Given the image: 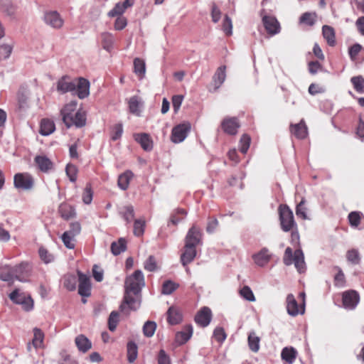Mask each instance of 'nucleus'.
<instances>
[{"instance_id": "nucleus-41", "label": "nucleus", "mask_w": 364, "mask_h": 364, "mask_svg": "<svg viewBox=\"0 0 364 364\" xmlns=\"http://www.w3.org/2000/svg\"><path fill=\"white\" fill-rule=\"evenodd\" d=\"M138 348L135 343L130 341L127 343V358L129 363H133L137 358Z\"/></svg>"}, {"instance_id": "nucleus-21", "label": "nucleus", "mask_w": 364, "mask_h": 364, "mask_svg": "<svg viewBox=\"0 0 364 364\" xmlns=\"http://www.w3.org/2000/svg\"><path fill=\"white\" fill-rule=\"evenodd\" d=\"M254 262L259 267L265 266L271 259V255L267 248H262L259 252L252 256Z\"/></svg>"}, {"instance_id": "nucleus-1", "label": "nucleus", "mask_w": 364, "mask_h": 364, "mask_svg": "<svg viewBox=\"0 0 364 364\" xmlns=\"http://www.w3.org/2000/svg\"><path fill=\"white\" fill-rule=\"evenodd\" d=\"M145 282L142 272L136 270L125 280V291L123 301L119 306V310L125 312L127 308L136 311L141 306V291L144 287Z\"/></svg>"}, {"instance_id": "nucleus-4", "label": "nucleus", "mask_w": 364, "mask_h": 364, "mask_svg": "<svg viewBox=\"0 0 364 364\" xmlns=\"http://www.w3.org/2000/svg\"><path fill=\"white\" fill-rule=\"evenodd\" d=\"M9 297L14 304L21 305L22 309L26 311H29L33 308V300L31 296L20 289H15L9 294Z\"/></svg>"}, {"instance_id": "nucleus-33", "label": "nucleus", "mask_w": 364, "mask_h": 364, "mask_svg": "<svg viewBox=\"0 0 364 364\" xmlns=\"http://www.w3.org/2000/svg\"><path fill=\"white\" fill-rule=\"evenodd\" d=\"M0 11L13 18L16 14V6L9 0H2L0 2Z\"/></svg>"}, {"instance_id": "nucleus-18", "label": "nucleus", "mask_w": 364, "mask_h": 364, "mask_svg": "<svg viewBox=\"0 0 364 364\" xmlns=\"http://www.w3.org/2000/svg\"><path fill=\"white\" fill-rule=\"evenodd\" d=\"M15 279L25 282L30 272V266L28 263H21L18 265L13 267Z\"/></svg>"}, {"instance_id": "nucleus-47", "label": "nucleus", "mask_w": 364, "mask_h": 364, "mask_svg": "<svg viewBox=\"0 0 364 364\" xmlns=\"http://www.w3.org/2000/svg\"><path fill=\"white\" fill-rule=\"evenodd\" d=\"M39 256L44 263L48 264L54 261L55 257L50 253L46 248L41 247L38 250Z\"/></svg>"}, {"instance_id": "nucleus-24", "label": "nucleus", "mask_w": 364, "mask_h": 364, "mask_svg": "<svg viewBox=\"0 0 364 364\" xmlns=\"http://www.w3.org/2000/svg\"><path fill=\"white\" fill-rule=\"evenodd\" d=\"M100 41L102 48L105 50L110 52L113 48L115 38L111 33L103 32L100 34Z\"/></svg>"}, {"instance_id": "nucleus-11", "label": "nucleus", "mask_w": 364, "mask_h": 364, "mask_svg": "<svg viewBox=\"0 0 364 364\" xmlns=\"http://www.w3.org/2000/svg\"><path fill=\"white\" fill-rule=\"evenodd\" d=\"M79 287L78 293L83 297L90 296L91 294V284L90 276L77 271Z\"/></svg>"}, {"instance_id": "nucleus-26", "label": "nucleus", "mask_w": 364, "mask_h": 364, "mask_svg": "<svg viewBox=\"0 0 364 364\" xmlns=\"http://www.w3.org/2000/svg\"><path fill=\"white\" fill-rule=\"evenodd\" d=\"M128 105L129 112L132 114L136 116H140L141 107L143 105V102L139 97L133 96L130 97L128 100Z\"/></svg>"}, {"instance_id": "nucleus-19", "label": "nucleus", "mask_w": 364, "mask_h": 364, "mask_svg": "<svg viewBox=\"0 0 364 364\" xmlns=\"http://www.w3.org/2000/svg\"><path fill=\"white\" fill-rule=\"evenodd\" d=\"M34 161L42 172L48 173L53 168V163L44 155L36 156Z\"/></svg>"}, {"instance_id": "nucleus-27", "label": "nucleus", "mask_w": 364, "mask_h": 364, "mask_svg": "<svg viewBox=\"0 0 364 364\" xmlns=\"http://www.w3.org/2000/svg\"><path fill=\"white\" fill-rule=\"evenodd\" d=\"M167 320L171 325L179 323L182 321V314L178 309L171 306L167 311Z\"/></svg>"}, {"instance_id": "nucleus-53", "label": "nucleus", "mask_w": 364, "mask_h": 364, "mask_svg": "<svg viewBox=\"0 0 364 364\" xmlns=\"http://www.w3.org/2000/svg\"><path fill=\"white\" fill-rule=\"evenodd\" d=\"M240 294L242 297H243L245 299H246L249 301H255V295H254L252 291L247 286H245L240 289Z\"/></svg>"}, {"instance_id": "nucleus-5", "label": "nucleus", "mask_w": 364, "mask_h": 364, "mask_svg": "<svg viewBox=\"0 0 364 364\" xmlns=\"http://www.w3.org/2000/svg\"><path fill=\"white\" fill-rule=\"evenodd\" d=\"M279 220L283 231L291 230L296 224L294 221L292 210L287 205H281L279 207Z\"/></svg>"}, {"instance_id": "nucleus-64", "label": "nucleus", "mask_w": 364, "mask_h": 364, "mask_svg": "<svg viewBox=\"0 0 364 364\" xmlns=\"http://www.w3.org/2000/svg\"><path fill=\"white\" fill-rule=\"evenodd\" d=\"M214 338L220 343L226 339V333L222 327H217L213 331Z\"/></svg>"}, {"instance_id": "nucleus-56", "label": "nucleus", "mask_w": 364, "mask_h": 364, "mask_svg": "<svg viewBox=\"0 0 364 364\" xmlns=\"http://www.w3.org/2000/svg\"><path fill=\"white\" fill-rule=\"evenodd\" d=\"M144 267L149 272H154L156 270L157 264L155 257L152 255L149 256L148 259L144 262Z\"/></svg>"}, {"instance_id": "nucleus-42", "label": "nucleus", "mask_w": 364, "mask_h": 364, "mask_svg": "<svg viewBox=\"0 0 364 364\" xmlns=\"http://www.w3.org/2000/svg\"><path fill=\"white\" fill-rule=\"evenodd\" d=\"M350 82L356 92L360 94L364 93V77L363 76H354L351 77Z\"/></svg>"}, {"instance_id": "nucleus-37", "label": "nucleus", "mask_w": 364, "mask_h": 364, "mask_svg": "<svg viewBox=\"0 0 364 364\" xmlns=\"http://www.w3.org/2000/svg\"><path fill=\"white\" fill-rule=\"evenodd\" d=\"M127 242L124 238H119L117 242H113L111 245V251L113 255H118L126 250Z\"/></svg>"}, {"instance_id": "nucleus-14", "label": "nucleus", "mask_w": 364, "mask_h": 364, "mask_svg": "<svg viewBox=\"0 0 364 364\" xmlns=\"http://www.w3.org/2000/svg\"><path fill=\"white\" fill-rule=\"evenodd\" d=\"M287 310L290 316H296L299 314H303L305 311V308L302 305L299 307L294 296L289 294L287 296Z\"/></svg>"}, {"instance_id": "nucleus-62", "label": "nucleus", "mask_w": 364, "mask_h": 364, "mask_svg": "<svg viewBox=\"0 0 364 364\" xmlns=\"http://www.w3.org/2000/svg\"><path fill=\"white\" fill-rule=\"evenodd\" d=\"M122 133H123L122 124H117L112 128V134H111V139L113 141H116V140L119 139L122 136Z\"/></svg>"}, {"instance_id": "nucleus-43", "label": "nucleus", "mask_w": 364, "mask_h": 364, "mask_svg": "<svg viewBox=\"0 0 364 364\" xmlns=\"http://www.w3.org/2000/svg\"><path fill=\"white\" fill-rule=\"evenodd\" d=\"M178 284L171 281L167 280L164 282L162 286L161 293L163 294L168 295L173 293L177 288Z\"/></svg>"}, {"instance_id": "nucleus-29", "label": "nucleus", "mask_w": 364, "mask_h": 364, "mask_svg": "<svg viewBox=\"0 0 364 364\" xmlns=\"http://www.w3.org/2000/svg\"><path fill=\"white\" fill-rule=\"evenodd\" d=\"M185 251L181 256L182 264L185 267L191 263L196 256V250L193 247L184 246Z\"/></svg>"}, {"instance_id": "nucleus-8", "label": "nucleus", "mask_w": 364, "mask_h": 364, "mask_svg": "<svg viewBox=\"0 0 364 364\" xmlns=\"http://www.w3.org/2000/svg\"><path fill=\"white\" fill-rule=\"evenodd\" d=\"M190 129L191 125L189 123H183L174 127L171 136L172 142L178 144L184 141Z\"/></svg>"}, {"instance_id": "nucleus-6", "label": "nucleus", "mask_w": 364, "mask_h": 364, "mask_svg": "<svg viewBox=\"0 0 364 364\" xmlns=\"http://www.w3.org/2000/svg\"><path fill=\"white\" fill-rule=\"evenodd\" d=\"M43 23L48 27L55 29H61L65 23L63 16L57 11L48 10L43 13Z\"/></svg>"}, {"instance_id": "nucleus-16", "label": "nucleus", "mask_w": 364, "mask_h": 364, "mask_svg": "<svg viewBox=\"0 0 364 364\" xmlns=\"http://www.w3.org/2000/svg\"><path fill=\"white\" fill-rule=\"evenodd\" d=\"M57 90L62 93L75 91V80H71L68 76H63L57 82Z\"/></svg>"}, {"instance_id": "nucleus-52", "label": "nucleus", "mask_w": 364, "mask_h": 364, "mask_svg": "<svg viewBox=\"0 0 364 364\" xmlns=\"http://www.w3.org/2000/svg\"><path fill=\"white\" fill-rule=\"evenodd\" d=\"M92 198H93V192L92 191L90 185L87 184L86 186V187L85 188L83 193H82V201L85 204L89 205L92 203Z\"/></svg>"}, {"instance_id": "nucleus-61", "label": "nucleus", "mask_w": 364, "mask_h": 364, "mask_svg": "<svg viewBox=\"0 0 364 364\" xmlns=\"http://www.w3.org/2000/svg\"><path fill=\"white\" fill-rule=\"evenodd\" d=\"M338 269V272L334 277V284L338 287H343L346 284L345 275L340 268Z\"/></svg>"}, {"instance_id": "nucleus-10", "label": "nucleus", "mask_w": 364, "mask_h": 364, "mask_svg": "<svg viewBox=\"0 0 364 364\" xmlns=\"http://www.w3.org/2000/svg\"><path fill=\"white\" fill-rule=\"evenodd\" d=\"M202 234L200 230L195 225L189 229L185 238V245L186 247H196L201 243Z\"/></svg>"}, {"instance_id": "nucleus-60", "label": "nucleus", "mask_w": 364, "mask_h": 364, "mask_svg": "<svg viewBox=\"0 0 364 364\" xmlns=\"http://www.w3.org/2000/svg\"><path fill=\"white\" fill-rule=\"evenodd\" d=\"M360 215L358 212H351L348 215L349 223L352 227L357 228L360 223Z\"/></svg>"}, {"instance_id": "nucleus-2", "label": "nucleus", "mask_w": 364, "mask_h": 364, "mask_svg": "<svg viewBox=\"0 0 364 364\" xmlns=\"http://www.w3.org/2000/svg\"><path fill=\"white\" fill-rule=\"evenodd\" d=\"M77 102L72 101L67 104L61 109L63 121L67 127L75 125L77 127H82L86 124V116L82 110L76 111Z\"/></svg>"}, {"instance_id": "nucleus-35", "label": "nucleus", "mask_w": 364, "mask_h": 364, "mask_svg": "<svg viewBox=\"0 0 364 364\" xmlns=\"http://www.w3.org/2000/svg\"><path fill=\"white\" fill-rule=\"evenodd\" d=\"M55 124L53 121L43 119L41 123L40 133L43 136H48L55 131Z\"/></svg>"}, {"instance_id": "nucleus-30", "label": "nucleus", "mask_w": 364, "mask_h": 364, "mask_svg": "<svg viewBox=\"0 0 364 364\" xmlns=\"http://www.w3.org/2000/svg\"><path fill=\"white\" fill-rule=\"evenodd\" d=\"M0 279L12 284L15 279L14 274V268L9 265H5L0 267Z\"/></svg>"}, {"instance_id": "nucleus-40", "label": "nucleus", "mask_w": 364, "mask_h": 364, "mask_svg": "<svg viewBox=\"0 0 364 364\" xmlns=\"http://www.w3.org/2000/svg\"><path fill=\"white\" fill-rule=\"evenodd\" d=\"M28 95L26 92H18L17 95L18 108L19 110H25L28 107Z\"/></svg>"}, {"instance_id": "nucleus-15", "label": "nucleus", "mask_w": 364, "mask_h": 364, "mask_svg": "<svg viewBox=\"0 0 364 364\" xmlns=\"http://www.w3.org/2000/svg\"><path fill=\"white\" fill-rule=\"evenodd\" d=\"M262 23L267 32L273 36L280 32V25L276 18L270 16H264Z\"/></svg>"}, {"instance_id": "nucleus-32", "label": "nucleus", "mask_w": 364, "mask_h": 364, "mask_svg": "<svg viewBox=\"0 0 364 364\" xmlns=\"http://www.w3.org/2000/svg\"><path fill=\"white\" fill-rule=\"evenodd\" d=\"M322 34L324 39L330 46H334L336 44V34L333 27L325 25L322 27Z\"/></svg>"}, {"instance_id": "nucleus-57", "label": "nucleus", "mask_w": 364, "mask_h": 364, "mask_svg": "<svg viewBox=\"0 0 364 364\" xmlns=\"http://www.w3.org/2000/svg\"><path fill=\"white\" fill-rule=\"evenodd\" d=\"M223 30L225 33L228 36H230L232 33V23L231 18L225 15L223 22Z\"/></svg>"}, {"instance_id": "nucleus-25", "label": "nucleus", "mask_w": 364, "mask_h": 364, "mask_svg": "<svg viewBox=\"0 0 364 364\" xmlns=\"http://www.w3.org/2000/svg\"><path fill=\"white\" fill-rule=\"evenodd\" d=\"M134 139L140 144L145 151H150L153 148V142L149 134L146 133L134 134Z\"/></svg>"}, {"instance_id": "nucleus-45", "label": "nucleus", "mask_w": 364, "mask_h": 364, "mask_svg": "<svg viewBox=\"0 0 364 364\" xmlns=\"http://www.w3.org/2000/svg\"><path fill=\"white\" fill-rule=\"evenodd\" d=\"M123 218L127 223H130L134 217V210L132 205H126L120 211Z\"/></svg>"}, {"instance_id": "nucleus-9", "label": "nucleus", "mask_w": 364, "mask_h": 364, "mask_svg": "<svg viewBox=\"0 0 364 364\" xmlns=\"http://www.w3.org/2000/svg\"><path fill=\"white\" fill-rule=\"evenodd\" d=\"M343 305L345 309L353 310L360 301V296L355 290L346 291L342 294Z\"/></svg>"}, {"instance_id": "nucleus-36", "label": "nucleus", "mask_w": 364, "mask_h": 364, "mask_svg": "<svg viewBox=\"0 0 364 364\" xmlns=\"http://www.w3.org/2000/svg\"><path fill=\"white\" fill-rule=\"evenodd\" d=\"M134 72L139 79H142L144 77L146 73V64L143 60L139 58L134 59Z\"/></svg>"}, {"instance_id": "nucleus-34", "label": "nucleus", "mask_w": 364, "mask_h": 364, "mask_svg": "<svg viewBox=\"0 0 364 364\" xmlns=\"http://www.w3.org/2000/svg\"><path fill=\"white\" fill-rule=\"evenodd\" d=\"M133 177V173L130 171H127L124 173L119 175L118 178V186L123 191L128 188L129 182Z\"/></svg>"}, {"instance_id": "nucleus-63", "label": "nucleus", "mask_w": 364, "mask_h": 364, "mask_svg": "<svg viewBox=\"0 0 364 364\" xmlns=\"http://www.w3.org/2000/svg\"><path fill=\"white\" fill-rule=\"evenodd\" d=\"M346 257L348 260L353 264H356L360 262L359 252L356 250L353 249L348 251Z\"/></svg>"}, {"instance_id": "nucleus-23", "label": "nucleus", "mask_w": 364, "mask_h": 364, "mask_svg": "<svg viewBox=\"0 0 364 364\" xmlns=\"http://www.w3.org/2000/svg\"><path fill=\"white\" fill-rule=\"evenodd\" d=\"M193 334V327L191 325H187L183 330L176 334V342L179 345H182L188 341Z\"/></svg>"}, {"instance_id": "nucleus-3", "label": "nucleus", "mask_w": 364, "mask_h": 364, "mask_svg": "<svg viewBox=\"0 0 364 364\" xmlns=\"http://www.w3.org/2000/svg\"><path fill=\"white\" fill-rule=\"evenodd\" d=\"M283 262L287 266L294 264L299 273H303L306 271V267L304 255L301 249H297L293 252L291 247H287L284 252Z\"/></svg>"}, {"instance_id": "nucleus-59", "label": "nucleus", "mask_w": 364, "mask_h": 364, "mask_svg": "<svg viewBox=\"0 0 364 364\" xmlns=\"http://www.w3.org/2000/svg\"><path fill=\"white\" fill-rule=\"evenodd\" d=\"M66 174L69 177L70 181L75 182L77 179V168L73 164H68L65 168Z\"/></svg>"}, {"instance_id": "nucleus-44", "label": "nucleus", "mask_w": 364, "mask_h": 364, "mask_svg": "<svg viewBox=\"0 0 364 364\" xmlns=\"http://www.w3.org/2000/svg\"><path fill=\"white\" fill-rule=\"evenodd\" d=\"M119 315L117 311H113L111 312L108 318V328L109 331H115L119 321Z\"/></svg>"}, {"instance_id": "nucleus-13", "label": "nucleus", "mask_w": 364, "mask_h": 364, "mask_svg": "<svg viewBox=\"0 0 364 364\" xmlns=\"http://www.w3.org/2000/svg\"><path fill=\"white\" fill-rule=\"evenodd\" d=\"M212 319V312L210 308L204 306L195 316L196 323L204 328L209 325Z\"/></svg>"}, {"instance_id": "nucleus-12", "label": "nucleus", "mask_w": 364, "mask_h": 364, "mask_svg": "<svg viewBox=\"0 0 364 364\" xmlns=\"http://www.w3.org/2000/svg\"><path fill=\"white\" fill-rule=\"evenodd\" d=\"M75 91L73 95H77L80 99H84L90 95V82L83 78L80 77L75 80Z\"/></svg>"}, {"instance_id": "nucleus-38", "label": "nucleus", "mask_w": 364, "mask_h": 364, "mask_svg": "<svg viewBox=\"0 0 364 364\" xmlns=\"http://www.w3.org/2000/svg\"><path fill=\"white\" fill-rule=\"evenodd\" d=\"M260 338L256 335L254 331H252L248 335V346L250 350L255 353L257 352L259 349Z\"/></svg>"}, {"instance_id": "nucleus-50", "label": "nucleus", "mask_w": 364, "mask_h": 364, "mask_svg": "<svg viewBox=\"0 0 364 364\" xmlns=\"http://www.w3.org/2000/svg\"><path fill=\"white\" fill-rule=\"evenodd\" d=\"M156 324L154 321H146L143 326V332L146 337H151L156 331Z\"/></svg>"}, {"instance_id": "nucleus-22", "label": "nucleus", "mask_w": 364, "mask_h": 364, "mask_svg": "<svg viewBox=\"0 0 364 364\" xmlns=\"http://www.w3.org/2000/svg\"><path fill=\"white\" fill-rule=\"evenodd\" d=\"M240 125L237 119L235 117L225 119L222 122V127L226 133L234 135L237 133Z\"/></svg>"}, {"instance_id": "nucleus-48", "label": "nucleus", "mask_w": 364, "mask_h": 364, "mask_svg": "<svg viewBox=\"0 0 364 364\" xmlns=\"http://www.w3.org/2000/svg\"><path fill=\"white\" fill-rule=\"evenodd\" d=\"M34 336L32 341V344L35 348H38L41 346L43 341V333L37 328L33 329Z\"/></svg>"}, {"instance_id": "nucleus-54", "label": "nucleus", "mask_w": 364, "mask_h": 364, "mask_svg": "<svg viewBox=\"0 0 364 364\" xmlns=\"http://www.w3.org/2000/svg\"><path fill=\"white\" fill-rule=\"evenodd\" d=\"M251 139L247 134H243L240 141V151L246 154L250 144Z\"/></svg>"}, {"instance_id": "nucleus-55", "label": "nucleus", "mask_w": 364, "mask_h": 364, "mask_svg": "<svg viewBox=\"0 0 364 364\" xmlns=\"http://www.w3.org/2000/svg\"><path fill=\"white\" fill-rule=\"evenodd\" d=\"M145 227V221L143 220H136L134 224V234L139 237L144 234Z\"/></svg>"}, {"instance_id": "nucleus-51", "label": "nucleus", "mask_w": 364, "mask_h": 364, "mask_svg": "<svg viewBox=\"0 0 364 364\" xmlns=\"http://www.w3.org/2000/svg\"><path fill=\"white\" fill-rule=\"evenodd\" d=\"M316 17L315 13L306 12L300 17V22L309 26H313L315 23Z\"/></svg>"}, {"instance_id": "nucleus-39", "label": "nucleus", "mask_w": 364, "mask_h": 364, "mask_svg": "<svg viewBox=\"0 0 364 364\" xmlns=\"http://www.w3.org/2000/svg\"><path fill=\"white\" fill-rule=\"evenodd\" d=\"M59 213L61 217L65 220L72 218L75 215V210L73 208V207L66 204H61L60 205Z\"/></svg>"}, {"instance_id": "nucleus-58", "label": "nucleus", "mask_w": 364, "mask_h": 364, "mask_svg": "<svg viewBox=\"0 0 364 364\" xmlns=\"http://www.w3.org/2000/svg\"><path fill=\"white\" fill-rule=\"evenodd\" d=\"M126 10V6L122 5L121 3H117L115 6L109 11L108 16L110 17H114L117 16H120Z\"/></svg>"}, {"instance_id": "nucleus-49", "label": "nucleus", "mask_w": 364, "mask_h": 364, "mask_svg": "<svg viewBox=\"0 0 364 364\" xmlns=\"http://www.w3.org/2000/svg\"><path fill=\"white\" fill-rule=\"evenodd\" d=\"M305 199L302 198L301 202L296 205V214L298 217L301 218L303 220H309L310 218L308 217L306 214V208L304 207Z\"/></svg>"}, {"instance_id": "nucleus-28", "label": "nucleus", "mask_w": 364, "mask_h": 364, "mask_svg": "<svg viewBox=\"0 0 364 364\" xmlns=\"http://www.w3.org/2000/svg\"><path fill=\"white\" fill-rule=\"evenodd\" d=\"M75 343L77 349L82 353L87 352L92 348L90 341L82 334L79 335L75 338Z\"/></svg>"}, {"instance_id": "nucleus-31", "label": "nucleus", "mask_w": 364, "mask_h": 364, "mask_svg": "<svg viewBox=\"0 0 364 364\" xmlns=\"http://www.w3.org/2000/svg\"><path fill=\"white\" fill-rule=\"evenodd\" d=\"M297 355V351L293 347H285L281 353L282 359L288 364H292Z\"/></svg>"}, {"instance_id": "nucleus-7", "label": "nucleus", "mask_w": 364, "mask_h": 364, "mask_svg": "<svg viewBox=\"0 0 364 364\" xmlns=\"http://www.w3.org/2000/svg\"><path fill=\"white\" fill-rule=\"evenodd\" d=\"M14 184L17 189L30 191L34 186V178L28 173H18L14 175Z\"/></svg>"}, {"instance_id": "nucleus-20", "label": "nucleus", "mask_w": 364, "mask_h": 364, "mask_svg": "<svg viewBox=\"0 0 364 364\" xmlns=\"http://www.w3.org/2000/svg\"><path fill=\"white\" fill-rule=\"evenodd\" d=\"M290 131L296 138L303 139L307 136V127L302 119L299 123L290 125Z\"/></svg>"}, {"instance_id": "nucleus-46", "label": "nucleus", "mask_w": 364, "mask_h": 364, "mask_svg": "<svg viewBox=\"0 0 364 364\" xmlns=\"http://www.w3.org/2000/svg\"><path fill=\"white\" fill-rule=\"evenodd\" d=\"M77 279L74 275H67L63 279V286L69 291H73L76 287Z\"/></svg>"}, {"instance_id": "nucleus-17", "label": "nucleus", "mask_w": 364, "mask_h": 364, "mask_svg": "<svg viewBox=\"0 0 364 364\" xmlns=\"http://www.w3.org/2000/svg\"><path fill=\"white\" fill-rule=\"evenodd\" d=\"M225 70L226 67L225 65L220 66L217 69L213 77V86L208 88L210 92H215L225 82L226 78Z\"/></svg>"}]
</instances>
